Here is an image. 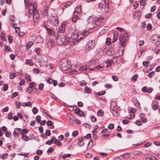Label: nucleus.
Listing matches in <instances>:
<instances>
[{
    "label": "nucleus",
    "mask_w": 160,
    "mask_h": 160,
    "mask_svg": "<svg viewBox=\"0 0 160 160\" xmlns=\"http://www.w3.org/2000/svg\"><path fill=\"white\" fill-rule=\"evenodd\" d=\"M45 16H48V21L51 25L57 26L58 25L59 21L58 15L56 14L55 10L51 9L48 10L47 7L44 11Z\"/></svg>",
    "instance_id": "1"
},
{
    "label": "nucleus",
    "mask_w": 160,
    "mask_h": 160,
    "mask_svg": "<svg viewBox=\"0 0 160 160\" xmlns=\"http://www.w3.org/2000/svg\"><path fill=\"white\" fill-rule=\"evenodd\" d=\"M37 3L36 2H32L30 3V8L28 10V12L30 13L31 12L33 13V19L34 22H37L39 18V15L37 11Z\"/></svg>",
    "instance_id": "2"
},
{
    "label": "nucleus",
    "mask_w": 160,
    "mask_h": 160,
    "mask_svg": "<svg viewBox=\"0 0 160 160\" xmlns=\"http://www.w3.org/2000/svg\"><path fill=\"white\" fill-rule=\"evenodd\" d=\"M68 37L63 35H59L56 39V42L59 45H62L65 44L66 45L69 41Z\"/></svg>",
    "instance_id": "3"
},
{
    "label": "nucleus",
    "mask_w": 160,
    "mask_h": 160,
    "mask_svg": "<svg viewBox=\"0 0 160 160\" xmlns=\"http://www.w3.org/2000/svg\"><path fill=\"white\" fill-rule=\"evenodd\" d=\"M70 62L67 59L62 60L60 62L59 64L62 70L66 71L71 67Z\"/></svg>",
    "instance_id": "4"
},
{
    "label": "nucleus",
    "mask_w": 160,
    "mask_h": 160,
    "mask_svg": "<svg viewBox=\"0 0 160 160\" xmlns=\"http://www.w3.org/2000/svg\"><path fill=\"white\" fill-rule=\"evenodd\" d=\"M128 37L126 33H123L119 37V40L121 46H125L126 45V42L127 40Z\"/></svg>",
    "instance_id": "5"
},
{
    "label": "nucleus",
    "mask_w": 160,
    "mask_h": 160,
    "mask_svg": "<svg viewBox=\"0 0 160 160\" xmlns=\"http://www.w3.org/2000/svg\"><path fill=\"white\" fill-rule=\"evenodd\" d=\"M104 18L102 17H94V23L96 25H100L103 21Z\"/></svg>",
    "instance_id": "6"
},
{
    "label": "nucleus",
    "mask_w": 160,
    "mask_h": 160,
    "mask_svg": "<svg viewBox=\"0 0 160 160\" xmlns=\"http://www.w3.org/2000/svg\"><path fill=\"white\" fill-rule=\"evenodd\" d=\"M83 38L82 37H80L77 40L73 39H69V42H68L69 44L71 46H73L76 44H77L78 43V42L79 41L81 40V39Z\"/></svg>",
    "instance_id": "7"
},
{
    "label": "nucleus",
    "mask_w": 160,
    "mask_h": 160,
    "mask_svg": "<svg viewBox=\"0 0 160 160\" xmlns=\"http://www.w3.org/2000/svg\"><path fill=\"white\" fill-rule=\"evenodd\" d=\"M80 34V33L78 32V31L76 30L72 33L71 36V38L73 39L77 40Z\"/></svg>",
    "instance_id": "8"
},
{
    "label": "nucleus",
    "mask_w": 160,
    "mask_h": 160,
    "mask_svg": "<svg viewBox=\"0 0 160 160\" xmlns=\"http://www.w3.org/2000/svg\"><path fill=\"white\" fill-rule=\"evenodd\" d=\"M136 110L135 108H131L129 112V116L130 117L127 118L130 119H132L135 116L134 113L136 112Z\"/></svg>",
    "instance_id": "9"
},
{
    "label": "nucleus",
    "mask_w": 160,
    "mask_h": 160,
    "mask_svg": "<svg viewBox=\"0 0 160 160\" xmlns=\"http://www.w3.org/2000/svg\"><path fill=\"white\" fill-rule=\"evenodd\" d=\"M21 129L20 128H16L14 129V132L13 133V135L14 137H18L19 134L21 133Z\"/></svg>",
    "instance_id": "10"
},
{
    "label": "nucleus",
    "mask_w": 160,
    "mask_h": 160,
    "mask_svg": "<svg viewBox=\"0 0 160 160\" xmlns=\"http://www.w3.org/2000/svg\"><path fill=\"white\" fill-rule=\"evenodd\" d=\"M66 24L64 22L62 23L59 28V31L60 32L63 33L64 32L65 29Z\"/></svg>",
    "instance_id": "11"
},
{
    "label": "nucleus",
    "mask_w": 160,
    "mask_h": 160,
    "mask_svg": "<svg viewBox=\"0 0 160 160\" xmlns=\"http://www.w3.org/2000/svg\"><path fill=\"white\" fill-rule=\"evenodd\" d=\"M74 112L76 114L78 115L80 117L84 116V114L83 112L81 111L79 109H76Z\"/></svg>",
    "instance_id": "12"
},
{
    "label": "nucleus",
    "mask_w": 160,
    "mask_h": 160,
    "mask_svg": "<svg viewBox=\"0 0 160 160\" xmlns=\"http://www.w3.org/2000/svg\"><path fill=\"white\" fill-rule=\"evenodd\" d=\"M47 45L49 48H52L55 45L54 42L52 40L50 39L47 42Z\"/></svg>",
    "instance_id": "13"
},
{
    "label": "nucleus",
    "mask_w": 160,
    "mask_h": 160,
    "mask_svg": "<svg viewBox=\"0 0 160 160\" xmlns=\"http://www.w3.org/2000/svg\"><path fill=\"white\" fill-rule=\"evenodd\" d=\"M104 10L105 12H107L108 10L109 6V1L108 0H104Z\"/></svg>",
    "instance_id": "14"
},
{
    "label": "nucleus",
    "mask_w": 160,
    "mask_h": 160,
    "mask_svg": "<svg viewBox=\"0 0 160 160\" xmlns=\"http://www.w3.org/2000/svg\"><path fill=\"white\" fill-rule=\"evenodd\" d=\"M81 12L82 11L81 6H78L75 8L74 12V14L76 13L78 14H80L81 13Z\"/></svg>",
    "instance_id": "15"
},
{
    "label": "nucleus",
    "mask_w": 160,
    "mask_h": 160,
    "mask_svg": "<svg viewBox=\"0 0 160 160\" xmlns=\"http://www.w3.org/2000/svg\"><path fill=\"white\" fill-rule=\"evenodd\" d=\"M35 41L37 43L42 42L43 41V39L40 36L38 35L36 37Z\"/></svg>",
    "instance_id": "16"
},
{
    "label": "nucleus",
    "mask_w": 160,
    "mask_h": 160,
    "mask_svg": "<svg viewBox=\"0 0 160 160\" xmlns=\"http://www.w3.org/2000/svg\"><path fill=\"white\" fill-rule=\"evenodd\" d=\"M111 112L114 117H117L118 115V113L116 108H113L111 109Z\"/></svg>",
    "instance_id": "17"
},
{
    "label": "nucleus",
    "mask_w": 160,
    "mask_h": 160,
    "mask_svg": "<svg viewBox=\"0 0 160 160\" xmlns=\"http://www.w3.org/2000/svg\"><path fill=\"white\" fill-rule=\"evenodd\" d=\"M140 117L141 118V120L143 123L146 122H147L146 118H144L145 114L144 113H141L140 114Z\"/></svg>",
    "instance_id": "18"
},
{
    "label": "nucleus",
    "mask_w": 160,
    "mask_h": 160,
    "mask_svg": "<svg viewBox=\"0 0 160 160\" xmlns=\"http://www.w3.org/2000/svg\"><path fill=\"white\" fill-rule=\"evenodd\" d=\"M106 54L108 56L112 55L114 54V51L113 49H109L106 52Z\"/></svg>",
    "instance_id": "19"
},
{
    "label": "nucleus",
    "mask_w": 160,
    "mask_h": 160,
    "mask_svg": "<svg viewBox=\"0 0 160 160\" xmlns=\"http://www.w3.org/2000/svg\"><path fill=\"white\" fill-rule=\"evenodd\" d=\"M104 67V65L103 64H100L99 65L94 68H90L89 69L90 70H93L94 69H99L100 68H102Z\"/></svg>",
    "instance_id": "20"
},
{
    "label": "nucleus",
    "mask_w": 160,
    "mask_h": 160,
    "mask_svg": "<svg viewBox=\"0 0 160 160\" xmlns=\"http://www.w3.org/2000/svg\"><path fill=\"white\" fill-rule=\"evenodd\" d=\"M87 22L88 23H91L92 22H94V17L91 16L89 17L87 20Z\"/></svg>",
    "instance_id": "21"
},
{
    "label": "nucleus",
    "mask_w": 160,
    "mask_h": 160,
    "mask_svg": "<svg viewBox=\"0 0 160 160\" xmlns=\"http://www.w3.org/2000/svg\"><path fill=\"white\" fill-rule=\"evenodd\" d=\"M87 44L92 48L94 46V41L92 40H90L88 42Z\"/></svg>",
    "instance_id": "22"
},
{
    "label": "nucleus",
    "mask_w": 160,
    "mask_h": 160,
    "mask_svg": "<svg viewBox=\"0 0 160 160\" xmlns=\"http://www.w3.org/2000/svg\"><path fill=\"white\" fill-rule=\"evenodd\" d=\"M33 43L32 41H29L27 42L26 48L27 49H29L33 45Z\"/></svg>",
    "instance_id": "23"
},
{
    "label": "nucleus",
    "mask_w": 160,
    "mask_h": 160,
    "mask_svg": "<svg viewBox=\"0 0 160 160\" xmlns=\"http://www.w3.org/2000/svg\"><path fill=\"white\" fill-rule=\"evenodd\" d=\"M25 63L26 64L31 66H32L33 65L32 61L30 59H26L25 61Z\"/></svg>",
    "instance_id": "24"
},
{
    "label": "nucleus",
    "mask_w": 160,
    "mask_h": 160,
    "mask_svg": "<svg viewBox=\"0 0 160 160\" xmlns=\"http://www.w3.org/2000/svg\"><path fill=\"white\" fill-rule=\"evenodd\" d=\"M22 139L25 141H28L30 140V138L26 135H23L22 137Z\"/></svg>",
    "instance_id": "25"
},
{
    "label": "nucleus",
    "mask_w": 160,
    "mask_h": 160,
    "mask_svg": "<svg viewBox=\"0 0 160 160\" xmlns=\"http://www.w3.org/2000/svg\"><path fill=\"white\" fill-rule=\"evenodd\" d=\"M22 106L23 107H24L26 106L27 107H31V104L30 102L28 101L27 102H24L22 104Z\"/></svg>",
    "instance_id": "26"
},
{
    "label": "nucleus",
    "mask_w": 160,
    "mask_h": 160,
    "mask_svg": "<svg viewBox=\"0 0 160 160\" xmlns=\"http://www.w3.org/2000/svg\"><path fill=\"white\" fill-rule=\"evenodd\" d=\"M78 20V16L75 14H74L72 17V21L74 22H75L77 20Z\"/></svg>",
    "instance_id": "27"
},
{
    "label": "nucleus",
    "mask_w": 160,
    "mask_h": 160,
    "mask_svg": "<svg viewBox=\"0 0 160 160\" xmlns=\"http://www.w3.org/2000/svg\"><path fill=\"white\" fill-rule=\"evenodd\" d=\"M52 139H54V143L56 144V145L58 146L61 145V142L59 141L56 138L54 137H52Z\"/></svg>",
    "instance_id": "28"
},
{
    "label": "nucleus",
    "mask_w": 160,
    "mask_h": 160,
    "mask_svg": "<svg viewBox=\"0 0 160 160\" xmlns=\"http://www.w3.org/2000/svg\"><path fill=\"white\" fill-rule=\"evenodd\" d=\"M37 59V62L40 64L41 66L42 65V64L44 62L42 58L41 57H39Z\"/></svg>",
    "instance_id": "29"
},
{
    "label": "nucleus",
    "mask_w": 160,
    "mask_h": 160,
    "mask_svg": "<svg viewBox=\"0 0 160 160\" xmlns=\"http://www.w3.org/2000/svg\"><path fill=\"white\" fill-rule=\"evenodd\" d=\"M35 85V83L34 82H32L31 83H30L29 84V86L28 87L32 89H35L34 86Z\"/></svg>",
    "instance_id": "30"
},
{
    "label": "nucleus",
    "mask_w": 160,
    "mask_h": 160,
    "mask_svg": "<svg viewBox=\"0 0 160 160\" xmlns=\"http://www.w3.org/2000/svg\"><path fill=\"white\" fill-rule=\"evenodd\" d=\"M85 92L88 93L90 94L91 93V91L90 89L87 86H85L84 88Z\"/></svg>",
    "instance_id": "31"
},
{
    "label": "nucleus",
    "mask_w": 160,
    "mask_h": 160,
    "mask_svg": "<svg viewBox=\"0 0 160 160\" xmlns=\"http://www.w3.org/2000/svg\"><path fill=\"white\" fill-rule=\"evenodd\" d=\"M133 154L134 155H143V153L142 152H141L140 151H135L133 152Z\"/></svg>",
    "instance_id": "32"
},
{
    "label": "nucleus",
    "mask_w": 160,
    "mask_h": 160,
    "mask_svg": "<svg viewBox=\"0 0 160 160\" xmlns=\"http://www.w3.org/2000/svg\"><path fill=\"white\" fill-rule=\"evenodd\" d=\"M17 75L16 74V73L14 72H11L9 74V77L10 79H13L15 76H17Z\"/></svg>",
    "instance_id": "33"
},
{
    "label": "nucleus",
    "mask_w": 160,
    "mask_h": 160,
    "mask_svg": "<svg viewBox=\"0 0 160 160\" xmlns=\"http://www.w3.org/2000/svg\"><path fill=\"white\" fill-rule=\"evenodd\" d=\"M121 157H123L124 159H126L130 156L129 154L128 153H125L123 155H121Z\"/></svg>",
    "instance_id": "34"
},
{
    "label": "nucleus",
    "mask_w": 160,
    "mask_h": 160,
    "mask_svg": "<svg viewBox=\"0 0 160 160\" xmlns=\"http://www.w3.org/2000/svg\"><path fill=\"white\" fill-rule=\"evenodd\" d=\"M72 2L71 1L67 2L64 4V6L66 8H68L72 4Z\"/></svg>",
    "instance_id": "35"
},
{
    "label": "nucleus",
    "mask_w": 160,
    "mask_h": 160,
    "mask_svg": "<svg viewBox=\"0 0 160 160\" xmlns=\"http://www.w3.org/2000/svg\"><path fill=\"white\" fill-rule=\"evenodd\" d=\"M25 78L28 81H31V77L30 75L26 74L25 75Z\"/></svg>",
    "instance_id": "36"
},
{
    "label": "nucleus",
    "mask_w": 160,
    "mask_h": 160,
    "mask_svg": "<svg viewBox=\"0 0 160 160\" xmlns=\"http://www.w3.org/2000/svg\"><path fill=\"white\" fill-rule=\"evenodd\" d=\"M98 115L102 117L103 116L104 114V112L101 110H99L97 112Z\"/></svg>",
    "instance_id": "37"
},
{
    "label": "nucleus",
    "mask_w": 160,
    "mask_h": 160,
    "mask_svg": "<svg viewBox=\"0 0 160 160\" xmlns=\"http://www.w3.org/2000/svg\"><path fill=\"white\" fill-rule=\"evenodd\" d=\"M147 2V0H140V4L141 5L144 6L145 5Z\"/></svg>",
    "instance_id": "38"
},
{
    "label": "nucleus",
    "mask_w": 160,
    "mask_h": 160,
    "mask_svg": "<svg viewBox=\"0 0 160 160\" xmlns=\"http://www.w3.org/2000/svg\"><path fill=\"white\" fill-rule=\"evenodd\" d=\"M54 141V139H52V137L51 140H49L46 142V143L47 144L50 145Z\"/></svg>",
    "instance_id": "39"
},
{
    "label": "nucleus",
    "mask_w": 160,
    "mask_h": 160,
    "mask_svg": "<svg viewBox=\"0 0 160 160\" xmlns=\"http://www.w3.org/2000/svg\"><path fill=\"white\" fill-rule=\"evenodd\" d=\"M47 82L51 84L53 81V80L49 77H47L46 78Z\"/></svg>",
    "instance_id": "40"
},
{
    "label": "nucleus",
    "mask_w": 160,
    "mask_h": 160,
    "mask_svg": "<svg viewBox=\"0 0 160 160\" xmlns=\"http://www.w3.org/2000/svg\"><path fill=\"white\" fill-rule=\"evenodd\" d=\"M89 33V32L88 30H84L82 32V35L83 36H87Z\"/></svg>",
    "instance_id": "41"
},
{
    "label": "nucleus",
    "mask_w": 160,
    "mask_h": 160,
    "mask_svg": "<svg viewBox=\"0 0 160 160\" xmlns=\"http://www.w3.org/2000/svg\"><path fill=\"white\" fill-rule=\"evenodd\" d=\"M4 48L5 50L9 52H12V50L10 47L7 45L4 46Z\"/></svg>",
    "instance_id": "42"
},
{
    "label": "nucleus",
    "mask_w": 160,
    "mask_h": 160,
    "mask_svg": "<svg viewBox=\"0 0 160 160\" xmlns=\"http://www.w3.org/2000/svg\"><path fill=\"white\" fill-rule=\"evenodd\" d=\"M118 37V36L115 33L113 34V38L112 40L113 42H114L117 41Z\"/></svg>",
    "instance_id": "43"
},
{
    "label": "nucleus",
    "mask_w": 160,
    "mask_h": 160,
    "mask_svg": "<svg viewBox=\"0 0 160 160\" xmlns=\"http://www.w3.org/2000/svg\"><path fill=\"white\" fill-rule=\"evenodd\" d=\"M15 104L17 106V108H19L20 106L22 105L21 103L18 101H17L16 102Z\"/></svg>",
    "instance_id": "44"
},
{
    "label": "nucleus",
    "mask_w": 160,
    "mask_h": 160,
    "mask_svg": "<svg viewBox=\"0 0 160 160\" xmlns=\"http://www.w3.org/2000/svg\"><path fill=\"white\" fill-rule=\"evenodd\" d=\"M112 60H108L107 61V67H109L112 64Z\"/></svg>",
    "instance_id": "45"
},
{
    "label": "nucleus",
    "mask_w": 160,
    "mask_h": 160,
    "mask_svg": "<svg viewBox=\"0 0 160 160\" xmlns=\"http://www.w3.org/2000/svg\"><path fill=\"white\" fill-rule=\"evenodd\" d=\"M87 67L86 65L81 67L79 69L81 71H85L87 70Z\"/></svg>",
    "instance_id": "46"
},
{
    "label": "nucleus",
    "mask_w": 160,
    "mask_h": 160,
    "mask_svg": "<svg viewBox=\"0 0 160 160\" xmlns=\"http://www.w3.org/2000/svg\"><path fill=\"white\" fill-rule=\"evenodd\" d=\"M92 48L91 47H90L87 44L85 46V50L86 51H88L90 50Z\"/></svg>",
    "instance_id": "47"
},
{
    "label": "nucleus",
    "mask_w": 160,
    "mask_h": 160,
    "mask_svg": "<svg viewBox=\"0 0 160 160\" xmlns=\"http://www.w3.org/2000/svg\"><path fill=\"white\" fill-rule=\"evenodd\" d=\"M38 110L36 108L34 107L33 108L32 112L34 114H36V113H37L38 112Z\"/></svg>",
    "instance_id": "48"
},
{
    "label": "nucleus",
    "mask_w": 160,
    "mask_h": 160,
    "mask_svg": "<svg viewBox=\"0 0 160 160\" xmlns=\"http://www.w3.org/2000/svg\"><path fill=\"white\" fill-rule=\"evenodd\" d=\"M8 38L9 40V42L10 43H11L12 41V38L11 36L10 35H8Z\"/></svg>",
    "instance_id": "49"
},
{
    "label": "nucleus",
    "mask_w": 160,
    "mask_h": 160,
    "mask_svg": "<svg viewBox=\"0 0 160 160\" xmlns=\"http://www.w3.org/2000/svg\"><path fill=\"white\" fill-rule=\"evenodd\" d=\"M138 77V75L137 74H135L132 78V81L133 82H135Z\"/></svg>",
    "instance_id": "50"
},
{
    "label": "nucleus",
    "mask_w": 160,
    "mask_h": 160,
    "mask_svg": "<svg viewBox=\"0 0 160 160\" xmlns=\"http://www.w3.org/2000/svg\"><path fill=\"white\" fill-rule=\"evenodd\" d=\"M18 94V92H15L13 93L11 95V98H14L16 97Z\"/></svg>",
    "instance_id": "51"
},
{
    "label": "nucleus",
    "mask_w": 160,
    "mask_h": 160,
    "mask_svg": "<svg viewBox=\"0 0 160 160\" xmlns=\"http://www.w3.org/2000/svg\"><path fill=\"white\" fill-rule=\"evenodd\" d=\"M28 132V131L25 128H23L22 129V132L21 134L22 135V134H25L27 133Z\"/></svg>",
    "instance_id": "52"
},
{
    "label": "nucleus",
    "mask_w": 160,
    "mask_h": 160,
    "mask_svg": "<svg viewBox=\"0 0 160 160\" xmlns=\"http://www.w3.org/2000/svg\"><path fill=\"white\" fill-rule=\"evenodd\" d=\"M147 28L148 30H150L152 29V25L150 23H148L147 25Z\"/></svg>",
    "instance_id": "53"
},
{
    "label": "nucleus",
    "mask_w": 160,
    "mask_h": 160,
    "mask_svg": "<svg viewBox=\"0 0 160 160\" xmlns=\"http://www.w3.org/2000/svg\"><path fill=\"white\" fill-rule=\"evenodd\" d=\"M114 127V125L112 123L110 124L108 126V128L110 129H112Z\"/></svg>",
    "instance_id": "54"
},
{
    "label": "nucleus",
    "mask_w": 160,
    "mask_h": 160,
    "mask_svg": "<svg viewBox=\"0 0 160 160\" xmlns=\"http://www.w3.org/2000/svg\"><path fill=\"white\" fill-rule=\"evenodd\" d=\"M139 5V2L138 1L134 3V5L133 6L134 8V9L136 8Z\"/></svg>",
    "instance_id": "55"
},
{
    "label": "nucleus",
    "mask_w": 160,
    "mask_h": 160,
    "mask_svg": "<svg viewBox=\"0 0 160 160\" xmlns=\"http://www.w3.org/2000/svg\"><path fill=\"white\" fill-rule=\"evenodd\" d=\"M154 72L152 71L149 73L148 74V76L149 78H151L152 76H153L154 75Z\"/></svg>",
    "instance_id": "56"
},
{
    "label": "nucleus",
    "mask_w": 160,
    "mask_h": 160,
    "mask_svg": "<svg viewBox=\"0 0 160 160\" xmlns=\"http://www.w3.org/2000/svg\"><path fill=\"white\" fill-rule=\"evenodd\" d=\"M47 125L49 126L52 125V121L50 120H48L46 123Z\"/></svg>",
    "instance_id": "57"
},
{
    "label": "nucleus",
    "mask_w": 160,
    "mask_h": 160,
    "mask_svg": "<svg viewBox=\"0 0 160 160\" xmlns=\"http://www.w3.org/2000/svg\"><path fill=\"white\" fill-rule=\"evenodd\" d=\"M83 125L86 128H88V129H89L91 128L90 125L87 123H84Z\"/></svg>",
    "instance_id": "58"
},
{
    "label": "nucleus",
    "mask_w": 160,
    "mask_h": 160,
    "mask_svg": "<svg viewBox=\"0 0 160 160\" xmlns=\"http://www.w3.org/2000/svg\"><path fill=\"white\" fill-rule=\"evenodd\" d=\"M36 120L38 122H39L41 120V117L39 115L37 116L36 117Z\"/></svg>",
    "instance_id": "59"
},
{
    "label": "nucleus",
    "mask_w": 160,
    "mask_h": 160,
    "mask_svg": "<svg viewBox=\"0 0 160 160\" xmlns=\"http://www.w3.org/2000/svg\"><path fill=\"white\" fill-rule=\"evenodd\" d=\"M44 86V84L42 83H40L39 84L38 88L40 90H42Z\"/></svg>",
    "instance_id": "60"
},
{
    "label": "nucleus",
    "mask_w": 160,
    "mask_h": 160,
    "mask_svg": "<svg viewBox=\"0 0 160 160\" xmlns=\"http://www.w3.org/2000/svg\"><path fill=\"white\" fill-rule=\"evenodd\" d=\"M112 78L113 80L115 81H117L118 80V77L115 75H112Z\"/></svg>",
    "instance_id": "61"
},
{
    "label": "nucleus",
    "mask_w": 160,
    "mask_h": 160,
    "mask_svg": "<svg viewBox=\"0 0 160 160\" xmlns=\"http://www.w3.org/2000/svg\"><path fill=\"white\" fill-rule=\"evenodd\" d=\"M45 134L47 136H50L51 135L50 131L48 129H47L46 132Z\"/></svg>",
    "instance_id": "62"
},
{
    "label": "nucleus",
    "mask_w": 160,
    "mask_h": 160,
    "mask_svg": "<svg viewBox=\"0 0 160 160\" xmlns=\"http://www.w3.org/2000/svg\"><path fill=\"white\" fill-rule=\"evenodd\" d=\"M149 64V62L148 61H143L142 62V64L144 66H147Z\"/></svg>",
    "instance_id": "63"
},
{
    "label": "nucleus",
    "mask_w": 160,
    "mask_h": 160,
    "mask_svg": "<svg viewBox=\"0 0 160 160\" xmlns=\"http://www.w3.org/2000/svg\"><path fill=\"white\" fill-rule=\"evenodd\" d=\"M146 160H156V158L155 157H152L150 158H147Z\"/></svg>",
    "instance_id": "64"
}]
</instances>
